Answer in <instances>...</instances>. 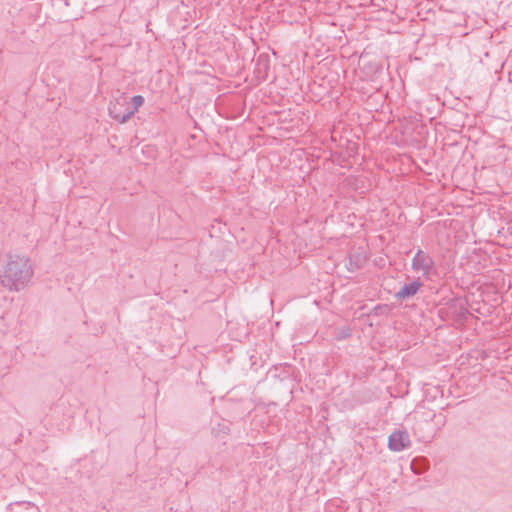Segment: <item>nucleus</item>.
Instances as JSON below:
<instances>
[{
  "label": "nucleus",
  "mask_w": 512,
  "mask_h": 512,
  "mask_svg": "<svg viewBox=\"0 0 512 512\" xmlns=\"http://www.w3.org/2000/svg\"><path fill=\"white\" fill-rule=\"evenodd\" d=\"M144 103V97L141 95H136L131 98V104L132 107L129 106L127 103L126 107L124 108V114H116V120L120 123L127 122L137 111L138 109L143 105Z\"/></svg>",
  "instance_id": "obj_4"
},
{
  "label": "nucleus",
  "mask_w": 512,
  "mask_h": 512,
  "mask_svg": "<svg viewBox=\"0 0 512 512\" xmlns=\"http://www.w3.org/2000/svg\"><path fill=\"white\" fill-rule=\"evenodd\" d=\"M388 310V307L387 305H377L376 307H374L373 309V314L374 315H380L382 314L384 311H387Z\"/></svg>",
  "instance_id": "obj_10"
},
{
  "label": "nucleus",
  "mask_w": 512,
  "mask_h": 512,
  "mask_svg": "<svg viewBox=\"0 0 512 512\" xmlns=\"http://www.w3.org/2000/svg\"><path fill=\"white\" fill-rule=\"evenodd\" d=\"M126 105L127 102L125 98L123 99V104H121L120 101H117L116 103H111L109 106V113L111 117L116 120V114H124V110L122 111V108H125Z\"/></svg>",
  "instance_id": "obj_9"
},
{
  "label": "nucleus",
  "mask_w": 512,
  "mask_h": 512,
  "mask_svg": "<svg viewBox=\"0 0 512 512\" xmlns=\"http://www.w3.org/2000/svg\"><path fill=\"white\" fill-rule=\"evenodd\" d=\"M364 262H365V258L362 255H360V254L351 255L348 259L346 266L350 272H355V271L359 270L360 268H362Z\"/></svg>",
  "instance_id": "obj_7"
},
{
  "label": "nucleus",
  "mask_w": 512,
  "mask_h": 512,
  "mask_svg": "<svg viewBox=\"0 0 512 512\" xmlns=\"http://www.w3.org/2000/svg\"><path fill=\"white\" fill-rule=\"evenodd\" d=\"M413 271L421 273L425 279H430V275L434 270L435 262L434 259L422 249H418L415 253L412 263Z\"/></svg>",
  "instance_id": "obj_2"
},
{
  "label": "nucleus",
  "mask_w": 512,
  "mask_h": 512,
  "mask_svg": "<svg viewBox=\"0 0 512 512\" xmlns=\"http://www.w3.org/2000/svg\"><path fill=\"white\" fill-rule=\"evenodd\" d=\"M7 512H40V510L35 504L31 502L20 501L10 503L7 506Z\"/></svg>",
  "instance_id": "obj_6"
},
{
  "label": "nucleus",
  "mask_w": 512,
  "mask_h": 512,
  "mask_svg": "<svg viewBox=\"0 0 512 512\" xmlns=\"http://www.w3.org/2000/svg\"><path fill=\"white\" fill-rule=\"evenodd\" d=\"M411 445L410 436L405 430H396L392 432L388 439V447L395 452L403 451Z\"/></svg>",
  "instance_id": "obj_3"
},
{
  "label": "nucleus",
  "mask_w": 512,
  "mask_h": 512,
  "mask_svg": "<svg viewBox=\"0 0 512 512\" xmlns=\"http://www.w3.org/2000/svg\"><path fill=\"white\" fill-rule=\"evenodd\" d=\"M422 286V281L420 278H417L408 284H404L403 287L395 294V298L397 300L410 299L418 293Z\"/></svg>",
  "instance_id": "obj_5"
},
{
  "label": "nucleus",
  "mask_w": 512,
  "mask_h": 512,
  "mask_svg": "<svg viewBox=\"0 0 512 512\" xmlns=\"http://www.w3.org/2000/svg\"><path fill=\"white\" fill-rule=\"evenodd\" d=\"M411 469L415 474H422L427 469V463L424 458H414L411 462Z\"/></svg>",
  "instance_id": "obj_8"
},
{
  "label": "nucleus",
  "mask_w": 512,
  "mask_h": 512,
  "mask_svg": "<svg viewBox=\"0 0 512 512\" xmlns=\"http://www.w3.org/2000/svg\"><path fill=\"white\" fill-rule=\"evenodd\" d=\"M33 277L29 257L9 253L0 259V284L9 291L24 289Z\"/></svg>",
  "instance_id": "obj_1"
}]
</instances>
